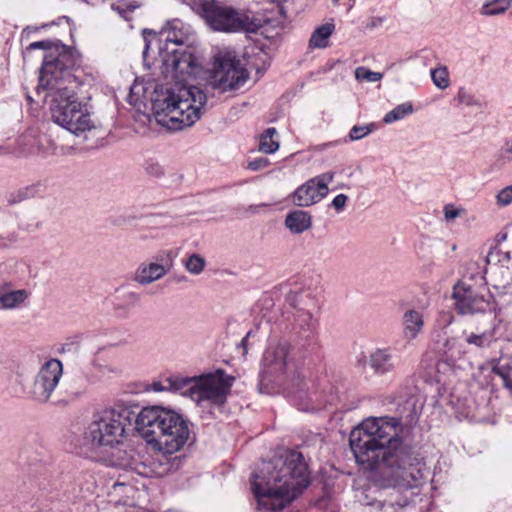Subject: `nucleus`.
<instances>
[{
    "instance_id": "nucleus-49",
    "label": "nucleus",
    "mask_w": 512,
    "mask_h": 512,
    "mask_svg": "<svg viewBox=\"0 0 512 512\" xmlns=\"http://www.w3.org/2000/svg\"><path fill=\"white\" fill-rule=\"evenodd\" d=\"M339 0H333V2L337 3Z\"/></svg>"
},
{
    "instance_id": "nucleus-9",
    "label": "nucleus",
    "mask_w": 512,
    "mask_h": 512,
    "mask_svg": "<svg viewBox=\"0 0 512 512\" xmlns=\"http://www.w3.org/2000/svg\"><path fill=\"white\" fill-rule=\"evenodd\" d=\"M234 380V377L227 375L221 369L198 376L192 387L191 399L197 403L207 401L213 405H223Z\"/></svg>"
},
{
    "instance_id": "nucleus-12",
    "label": "nucleus",
    "mask_w": 512,
    "mask_h": 512,
    "mask_svg": "<svg viewBox=\"0 0 512 512\" xmlns=\"http://www.w3.org/2000/svg\"><path fill=\"white\" fill-rule=\"evenodd\" d=\"M334 176V172L328 171L309 179L295 190L292 202L299 207H308L320 202L328 195V186Z\"/></svg>"
},
{
    "instance_id": "nucleus-25",
    "label": "nucleus",
    "mask_w": 512,
    "mask_h": 512,
    "mask_svg": "<svg viewBox=\"0 0 512 512\" xmlns=\"http://www.w3.org/2000/svg\"><path fill=\"white\" fill-rule=\"evenodd\" d=\"M277 130L273 127L266 129L259 138V151L271 154L279 149V141L277 139Z\"/></svg>"
},
{
    "instance_id": "nucleus-6",
    "label": "nucleus",
    "mask_w": 512,
    "mask_h": 512,
    "mask_svg": "<svg viewBox=\"0 0 512 512\" xmlns=\"http://www.w3.org/2000/svg\"><path fill=\"white\" fill-rule=\"evenodd\" d=\"M131 426L132 413L128 409H105L94 415L85 432V440L93 448H112L124 441Z\"/></svg>"
},
{
    "instance_id": "nucleus-31",
    "label": "nucleus",
    "mask_w": 512,
    "mask_h": 512,
    "mask_svg": "<svg viewBox=\"0 0 512 512\" xmlns=\"http://www.w3.org/2000/svg\"><path fill=\"white\" fill-rule=\"evenodd\" d=\"M376 129L374 123L367 125H354L349 132V139L351 141H358L368 136L371 132Z\"/></svg>"
},
{
    "instance_id": "nucleus-28",
    "label": "nucleus",
    "mask_w": 512,
    "mask_h": 512,
    "mask_svg": "<svg viewBox=\"0 0 512 512\" xmlns=\"http://www.w3.org/2000/svg\"><path fill=\"white\" fill-rule=\"evenodd\" d=\"M511 6V0H492L483 4L481 12L486 16L504 13Z\"/></svg>"
},
{
    "instance_id": "nucleus-34",
    "label": "nucleus",
    "mask_w": 512,
    "mask_h": 512,
    "mask_svg": "<svg viewBox=\"0 0 512 512\" xmlns=\"http://www.w3.org/2000/svg\"><path fill=\"white\" fill-rule=\"evenodd\" d=\"M512 203V184L501 189L496 195V204L500 207L508 206Z\"/></svg>"
},
{
    "instance_id": "nucleus-16",
    "label": "nucleus",
    "mask_w": 512,
    "mask_h": 512,
    "mask_svg": "<svg viewBox=\"0 0 512 512\" xmlns=\"http://www.w3.org/2000/svg\"><path fill=\"white\" fill-rule=\"evenodd\" d=\"M464 342L473 348L484 350L496 342V326L493 321L483 322L463 332Z\"/></svg>"
},
{
    "instance_id": "nucleus-4",
    "label": "nucleus",
    "mask_w": 512,
    "mask_h": 512,
    "mask_svg": "<svg viewBox=\"0 0 512 512\" xmlns=\"http://www.w3.org/2000/svg\"><path fill=\"white\" fill-rule=\"evenodd\" d=\"M309 471L302 453L289 450L263 462L253 475L251 490L258 509L279 511L309 485Z\"/></svg>"
},
{
    "instance_id": "nucleus-23",
    "label": "nucleus",
    "mask_w": 512,
    "mask_h": 512,
    "mask_svg": "<svg viewBox=\"0 0 512 512\" xmlns=\"http://www.w3.org/2000/svg\"><path fill=\"white\" fill-rule=\"evenodd\" d=\"M167 388L171 392H179L191 398L192 387L195 385L196 377H169L165 379Z\"/></svg>"
},
{
    "instance_id": "nucleus-19",
    "label": "nucleus",
    "mask_w": 512,
    "mask_h": 512,
    "mask_svg": "<svg viewBox=\"0 0 512 512\" xmlns=\"http://www.w3.org/2000/svg\"><path fill=\"white\" fill-rule=\"evenodd\" d=\"M286 302L295 309L313 310L316 307V299L313 292L309 288L295 286L286 295Z\"/></svg>"
},
{
    "instance_id": "nucleus-40",
    "label": "nucleus",
    "mask_w": 512,
    "mask_h": 512,
    "mask_svg": "<svg viewBox=\"0 0 512 512\" xmlns=\"http://www.w3.org/2000/svg\"><path fill=\"white\" fill-rule=\"evenodd\" d=\"M52 47V44L50 41H37L31 43L27 50H34V49H43V50H49Z\"/></svg>"
},
{
    "instance_id": "nucleus-8",
    "label": "nucleus",
    "mask_w": 512,
    "mask_h": 512,
    "mask_svg": "<svg viewBox=\"0 0 512 512\" xmlns=\"http://www.w3.org/2000/svg\"><path fill=\"white\" fill-rule=\"evenodd\" d=\"M452 298L459 314L485 313L493 307L492 295L484 284L459 281L453 287Z\"/></svg>"
},
{
    "instance_id": "nucleus-20",
    "label": "nucleus",
    "mask_w": 512,
    "mask_h": 512,
    "mask_svg": "<svg viewBox=\"0 0 512 512\" xmlns=\"http://www.w3.org/2000/svg\"><path fill=\"white\" fill-rule=\"evenodd\" d=\"M403 335L408 341L415 339L423 330L424 319L421 312L409 309L403 315Z\"/></svg>"
},
{
    "instance_id": "nucleus-11",
    "label": "nucleus",
    "mask_w": 512,
    "mask_h": 512,
    "mask_svg": "<svg viewBox=\"0 0 512 512\" xmlns=\"http://www.w3.org/2000/svg\"><path fill=\"white\" fill-rule=\"evenodd\" d=\"M63 375V365L58 359L52 358L46 361L35 376L31 389V397L39 402H47Z\"/></svg>"
},
{
    "instance_id": "nucleus-41",
    "label": "nucleus",
    "mask_w": 512,
    "mask_h": 512,
    "mask_svg": "<svg viewBox=\"0 0 512 512\" xmlns=\"http://www.w3.org/2000/svg\"><path fill=\"white\" fill-rule=\"evenodd\" d=\"M503 254L499 249H492L489 251L486 261L488 264L496 263L500 261V255Z\"/></svg>"
},
{
    "instance_id": "nucleus-27",
    "label": "nucleus",
    "mask_w": 512,
    "mask_h": 512,
    "mask_svg": "<svg viewBox=\"0 0 512 512\" xmlns=\"http://www.w3.org/2000/svg\"><path fill=\"white\" fill-rule=\"evenodd\" d=\"M493 372L502 379L505 388L512 395V359L507 361L500 360L493 367Z\"/></svg>"
},
{
    "instance_id": "nucleus-18",
    "label": "nucleus",
    "mask_w": 512,
    "mask_h": 512,
    "mask_svg": "<svg viewBox=\"0 0 512 512\" xmlns=\"http://www.w3.org/2000/svg\"><path fill=\"white\" fill-rule=\"evenodd\" d=\"M191 31L190 27L185 25L181 20L174 19L169 21L160 32L161 41H165L175 45H184L189 41Z\"/></svg>"
},
{
    "instance_id": "nucleus-32",
    "label": "nucleus",
    "mask_w": 512,
    "mask_h": 512,
    "mask_svg": "<svg viewBox=\"0 0 512 512\" xmlns=\"http://www.w3.org/2000/svg\"><path fill=\"white\" fill-rule=\"evenodd\" d=\"M383 77L382 73L373 72L366 67H358L355 69V78L358 81L377 82Z\"/></svg>"
},
{
    "instance_id": "nucleus-17",
    "label": "nucleus",
    "mask_w": 512,
    "mask_h": 512,
    "mask_svg": "<svg viewBox=\"0 0 512 512\" xmlns=\"http://www.w3.org/2000/svg\"><path fill=\"white\" fill-rule=\"evenodd\" d=\"M318 320L314 317L312 310L301 307L293 314L292 331L297 337L307 344H310L316 335Z\"/></svg>"
},
{
    "instance_id": "nucleus-15",
    "label": "nucleus",
    "mask_w": 512,
    "mask_h": 512,
    "mask_svg": "<svg viewBox=\"0 0 512 512\" xmlns=\"http://www.w3.org/2000/svg\"><path fill=\"white\" fill-rule=\"evenodd\" d=\"M288 346L283 343L269 346L262 358V376H281L287 369Z\"/></svg>"
},
{
    "instance_id": "nucleus-37",
    "label": "nucleus",
    "mask_w": 512,
    "mask_h": 512,
    "mask_svg": "<svg viewBox=\"0 0 512 512\" xmlns=\"http://www.w3.org/2000/svg\"><path fill=\"white\" fill-rule=\"evenodd\" d=\"M112 9L117 11L124 19H129L128 14L131 13L135 6L127 5L124 3L113 4Z\"/></svg>"
},
{
    "instance_id": "nucleus-2",
    "label": "nucleus",
    "mask_w": 512,
    "mask_h": 512,
    "mask_svg": "<svg viewBox=\"0 0 512 512\" xmlns=\"http://www.w3.org/2000/svg\"><path fill=\"white\" fill-rule=\"evenodd\" d=\"M165 50L161 72L166 82L155 88L152 108L158 124L176 131L200 119L207 97L200 87L190 83L202 71L192 49Z\"/></svg>"
},
{
    "instance_id": "nucleus-30",
    "label": "nucleus",
    "mask_w": 512,
    "mask_h": 512,
    "mask_svg": "<svg viewBox=\"0 0 512 512\" xmlns=\"http://www.w3.org/2000/svg\"><path fill=\"white\" fill-rule=\"evenodd\" d=\"M430 74L432 81L437 88L444 90L449 86V72L445 66L432 69Z\"/></svg>"
},
{
    "instance_id": "nucleus-29",
    "label": "nucleus",
    "mask_w": 512,
    "mask_h": 512,
    "mask_svg": "<svg viewBox=\"0 0 512 512\" xmlns=\"http://www.w3.org/2000/svg\"><path fill=\"white\" fill-rule=\"evenodd\" d=\"M184 267L190 274L199 275L206 267V260L201 255L193 253L184 261Z\"/></svg>"
},
{
    "instance_id": "nucleus-39",
    "label": "nucleus",
    "mask_w": 512,
    "mask_h": 512,
    "mask_svg": "<svg viewBox=\"0 0 512 512\" xmlns=\"http://www.w3.org/2000/svg\"><path fill=\"white\" fill-rule=\"evenodd\" d=\"M500 153L502 158L512 161V136L511 139L507 140L501 147Z\"/></svg>"
},
{
    "instance_id": "nucleus-35",
    "label": "nucleus",
    "mask_w": 512,
    "mask_h": 512,
    "mask_svg": "<svg viewBox=\"0 0 512 512\" xmlns=\"http://www.w3.org/2000/svg\"><path fill=\"white\" fill-rule=\"evenodd\" d=\"M443 212L445 220L450 222L463 215L465 210L463 208H457L452 204H447L444 206Z\"/></svg>"
},
{
    "instance_id": "nucleus-33",
    "label": "nucleus",
    "mask_w": 512,
    "mask_h": 512,
    "mask_svg": "<svg viewBox=\"0 0 512 512\" xmlns=\"http://www.w3.org/2000/svg\"><path fill=\"white\" fill-rule=\"evenodd\" d=\"M457 100L460 104H462L466 107H476V108L482 107L481 101L475 95H473L472 93H470L464 89L459 90L458 95H457Z\"/></svg>"
},
{
    "instance_id": "nucleus-47",
    "label": "nucleus",
    "mask_w": 512,
    "mask_h": 512,
    "mask_svg": "<svg viewBox=\"0 0 512 512\" xmlns=\"http://www.w3.org/2000/svg\"><path fill=\"white\" fill-rule=\"evenodd\" d=\"M504 257L508 260L509 259V253H504Z\"/></svg>"
},
{
    "instance_id": "nucleus-7",
    "label": "nucleus",
    "mask_w": 512,
    "mask_h": 512,
    "mask_svg": "<svg viewBox=\"0 0 512 512\" xmlns=\"http://www.w3.org/2000/svg\"><path fill=\"white\" fill-rule=\"evenodd\" d=\"M201 15L210 28L219 32L252 31L257 27L254 18L246 12L215 0L205 1L202 4Z\"/></svg>"
},
{
    "instance_id": "nucleus-45",
    "label": "nucleus",
    "mask_w": 512,
    "mask_h": 512,
    "mask_svg": "<svg viewBox=\"0 0 512 512\" xmlns=\"http://www.w3.org/2000/svg\"><path fill=\"white\" fill-rule=\"evenodd\" d=\"M9 153H10V150L7 147L0 145V156L7 155Z\"/></svg>"
},
{
    "instance_id": "nucleus-1",
    "label": "nucleus",
    "mask_w": 512,
    "mask_h": 512,
    "mask_svg": "<svg viewBox=\"0 0 512 512\" xmlns=\"http://www.w3.org/2000/svg\"><path fill=\"white\" fill-rule=\"evenodd\" d=\"M397 418H368L350 434V447L359 465L374 472V480L384 488H412L418 485L420 471L398 437Z\"/></svg>"
},
{
    "instance_id": "nucleus-21",
    "label": "nucleus",
    "mask_w": 512,
    "mask_h": 512,
    "mask_svg": "<svg viewBox=\"0 0 512 512\" xmlns=\"http://www.w3.org/2000/svg\"><path fill=\"white\" fill-rule=\"evenodd\" d=\"M312 220L308 212L303 210H294L290 212L285 219L286 227L295 234H300L311 227Z\"/></svg>"
},
{
    "instance_id": "nucleus-42",
    "label": "nucleus",
    "mask_w": 512,
    "mask_h": 512,
    "mask_svg": "<svg viewBox=\"0 0 512 512\" xmlns=\"http://www.w3.org/2000/svg\"><path fill=\"white\" fill-rule=\"evenodd\" d=\"M147 172L153 176H160L163 174V168L157 163H150L147 168Z\"/></svg>"
},
{
    "instance_id": "nucleus-38",
    "label": "nucleus",
    "mask_w": 512,
    "mask_h": 512,
    "mask_svg": "<svg viewBox=\"0 0 512 512\" xmlns=\"http://www.w3.org/2000/svg\"><path fill=\"white\" fill-rule=\"evenodd\" d=\"M347 201L348 197L345 194H339L332 200L331 205L336 211L340 212L345 208Z\"/></svg>"
},
{
    "instance_id": "nucleus-36",
    "label": "nucleus",
    "mask_w": 512,
    "mask_h": 512,
    "mask_svg": "<svg viewBox=\"0 0 512 512\" xmlns=\"http://www.w3.org/2000/svg\"><path fill=\"white\" fill-rule=\"evenodd\" d=\"M269 160L265 157H260L249 161L247 164V168L251 171H258L266 168L269 165Z\"/></svg>"
},
{
    "instance_id": "nucleus-46",
    "label": "nucleus",
    "mask_w": 512,
    "mask_h": 512,
    "mask_svg": "<svg viewBox=\"0 0 512 512\" xmlns=\"http://www.w3.org/2000/svg\"><path fill=\"white\" fill-rule=\"evenodd\" d=\"M334 144L332 142H329V143H324L322 145L319 146V150H323V149H326L328 147H332Z\"/></svg>"
},
{
    "instance_id": "nucleus-48",
    "label": "nucleus",
    "mask_w": 512,
    "mask_h": 512,
    "mask_svg": "<svg viewBox=\"0 0 512 512\" xmlns=\"http://www.w3.org/2000/svg\"><path fill=\"white\" fill-rule=\"evenodd\" d=\"M137 88V85H134L132 88H131V92L133 93L134 89Z\"/></svg>"
},
{
    "instance_id": "nucleus-44",
    "label": "nucleus",
    "mask_w": 512,
    "mask_h": 512,
    "mask_svg": "<svg viewBox=\"0 0 512 512\" xmlns=\"http://www.w3.org/2000/svg\"><path fill=\"white\" fill-rule=\"evenodd\" d=\"M56 47H57V48H60L61 46H60V45H57ZM63 51H65V52H66V50H65L64 48H61V49H55V50H53V51H49L47 54H45L44 59H46V56H47V55H49V54H52V53H53L54 55H58L59 53H62ZM67 53H68L70 56H72V55H71V53H69L68 51H67ZM71 58H73V57H71ZM72 61L74 62V59H72ZM44 62H45V60H43V64H42V66L44 65ZM73 66H74V64L72 65V67H73Z\"/></svg>"
},
{
    "instance_id": "nucleus-13",
    "label": "nucleus",
    "mask_w": 512,
    "mask_h": 512,
    "mask_svg": "<svg viewBox=\"0 0 512 512\" xmlns=\"http://www.w3.org/2000/svg\"><path fill=\"white\" fill-rule=\"evenodd\" d=\"M172 266V252H162L152 259L140 263L134 272L133 280L141 286L150 285L162 279L172 269Z\"/></svg>"
},
{
    "instance_id": "nucleus-5",
    "label": "nucleus",
    "mask_w": 512,
    "mask_h": 512,
    "mask_svg": "<svg viewBox=\"0 0 512 512\" xmlns=\"http://www.w3.org/2000/svg\"><path fill=\"white\" fill-rule=\"evenodd\" d=\"M137 431L164 454L180 451L190 436L188 421L174 410L161 406L143 408L136 417Z\"/></svg>"
},
{
    "instance_id": "nucleus-24",
    "label": "nucleus",
    "mask_w": 512,
    "mask_h": 512,
    "mask_svg": "<svg viewBox=\"0 0 512 512\" xmlns=\"http://www.w3.org/2000/svg\"><path fill=\"white\" fill-rule=\"evenodd\" d=\"M334 28V25L330 23L323 24L316 28L310 37L309 46L312 48L327 47Z\"/></svg>"
},
{
    "instance_id": "nucleus-22",
    "label": "nucleus",
    "mask_w": 512,
    "mask_h": 512,
    "mask_svg": "<svg viewBox=\"0 0 512 512\" xmlns=\"http://www.w3.org/2000/svg\"><path fill=\"white\" fill-rule=\"evenodd\" d=\"M29 297V292L25 289L1 290L0 304L3 309L11 310L20 307Z\"/></svg>"
},
{
    "instance_id": "nucleus-43",
    "label": "nucleus",
    "mask_w": 512,
    "mask_h": 512,
    "mask_svg": "<svg viewBox=\"0 0 512 512\" xmlns=\"http://www.w3.org/2000/svg\"><path fill=\"white\" fill-rule=\"evenodd\" d=\"M152 390L155 391V392H162V391H169V389L167 388V384L164 381H159V382H154L152 384Z\"/></svg>"
},
{
    "instance_id": "nucleus-26",
    "label": "nucleus",
    "mask_w": 512,
    "mask_h": 512,
    "mask_svg": "<svg viewBox=\"0 0 512 512\" xmlns=\"http://www.w3.org/2000/svg\"><path fill=\"white\" fill-rule=\"evenodd\" d=\"M413 111L414 108L411 102L399 104L394 109L385 114L383 122L385 124H392L411 115Z\"/></svg>"
},
{
    "instance_id": "nucleus-10",
    "label": "nucleus",
    "mask_w": 512,
    "mask_h": 512,
    "mask_svg": "<svg viewBox=\"0 0 512 512\" xmlns=\"http://www.w3.org/2000/svg\"><path fill=\"white\" fill-rule=\"evenodd\" d=\"M247 79L248 72L234 53L220 51L216 54L211 75V82L215 88L222 91L234 90L242 86Z\"/></svg>"
},
{
    "instance_id": "nucleus-14",
    "label": "nucleus",
    "mask_w": 512,
    "mask_h": 512,
    "mask_svg": "<svg viewBox=\"0 0 512 512\" xmlns=\"http://www.w3.org/2000/svg\"><path fill=\"white\" fill-rule=\"evenodd\" d=\"M368 365L376 376H385L399 368L401 357L392 347L376 348L368 357Z\"/></svg>"
},
{
    "instance_id": "nucleus-3",
    "label": "nucleus",
    "mask_w": 512,
    "mask_h": 512,
    "mask_svg": "<svg viewBox=\"0 0 512 512\" xmlns=\"http://www.w3.org/2000/svg\"><path fill=\"white\" fill-rule=\"evenodd\" d=\"M72 65L65 51L47 55L40 70L38 94L45 92L53 122L78 136L96 129L97 123L87 105L77 98L78 82L71 73Z\"/></svg>"
}]
</instances>
